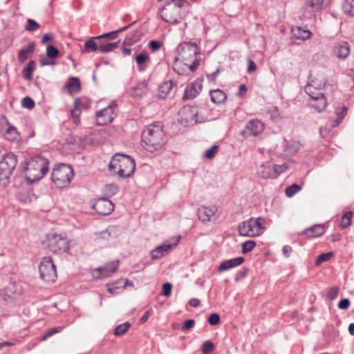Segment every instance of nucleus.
I'll use <instances>...</instances> for the list:
<instances>
[{
	"label": "nucleus",
	"mask_w": 354,
	"mask_h": 354,
	"mask_svg": "<svg viewBox=\"0 0 354 354\" xmlns=\"http://www.w3.org/2000/svg\"><path fill=\"white\" fill-rule=\"evenodd\" d=\"M177 53L174 70L178 73H183V71H180L182 64L191 72H194L198 68L201 60V53L196 44L192 42L181 43L177 47Z\"/></svg>",
	"instance_id": "1"
},
{
	"label": "nucleus",
	"mask_w": 354,
	"mask_h": 354,
	"mask_svg": "<svg viewBox=\"0 0 354 354\" xmlns=\"http://www.w3.org/2000/svg\"><path fill=\"white\" fill-rule=\"evenodd\" d=\"M142 139L146 150L153 152L161 149L166 142L162 126L158 122L147 126L143 130Z\"/></svg>",
	"instance_id": "2"
},
{
	"label": "nucleus",
	"mask_w": 354,
	"mask_h": 354,
	"mask_svg": "<svg viewBox=\"0 0 354 354\" xmlns=\"http://www.w3.org/2000/svg\"><path fill=\"white\" fill-rule=\"evenodd\" d=\"M326 86V81L322 79L319 82L313 80L305 87L306 93L309 95V105L317 112L325 110L327 106V100L324 95L320 91Z\"/></svg>",
	"instance_id": "3"
},
{
	"label": "nucleus",
	"mask_w": 354,
	"mask_h": 354,
	"mask_svg": "<svg viewBox=\"0 0 354 354\" xmlns=\"http://www.w3.org/2000/svg\"><path fill=\"white\" fill-rule=\"evenodd\" d=\"M48 170V160L41 156H37L26 162L24 173L26 180L32 183L41 179Z\"/></svg>",
	"instance_id": "4"
},
{
	"label": "nucleus",
	"mask_w": 354,
	"mask_h": 354,
	"mask_svg": "<svg viewBox=\"0 0 354 354\" xmlns=\"http://www.w3.org/2000/svg\"><path fill=\"white\" fill-rule=\"evenodd\" d=\"M109 168L119 176L127 178L133 174L136 163L134 160L129 156L116 154L112 158Z\"/></svg>",
	"instance_id": "5"
},
{
	"label": "nucleus",
	"mask_w": 354,
	"mask_h": 354,
	"mask_svg": "<svg viewBox=\"0 0 354 354\" xmlns=\"http://www.w3.org/2000/svg\"><path fill=\"white\" fill-rule=\"evenodd\" d=\"M17 164V156L12 153H6L0 161V186L5 187Z\"/></svg>",
	"instance_id": "6"
},
{
	"label": "nucleus",
	"mask_w": 354,
	"mask_h": 354,
	"mask_svg": "<svg viewBox=\"0 0 354 354\" xmlns=\"http://www.w3.org/2000/svg\"><path fill=\"white\" fill-rule=\"evenodd\" d=\"M187 2L184 0H173L163 7L160 12L161 18L166 22L176 24L180 21V9Z\"/></svg>",
	"instance_id": "7"
},
{
	"label": "nucleus",
	"mask_w": 354,
	"mask_h": 354,
	"mask_svg": "<svg viewBox=\"0 0 354 354\" xmlns=\"http://www.w3.org/2000/svg\"><path fill=\"white\" fill-rule=\"evenodd\" d=\"M73 168L66 164H61L54 168L51 178L58 187H66L71 182L73 177Z\"/></svg>",
	"instance_id": "8"
},
{
	"label": "nucleus",
	"mask_w": 354,
	"mask_h": 354,
	"mask_svg": "<svg viewBox=\"0 0 354 354\" xmlns=\"http://www.w3.org/2000/svg\"><path fill=\"white\" fill-rule=\"evenodd\" d=\"M263 221V219L261 218H251L248 221L241 222L238 227L239 234L245 236H257L261 235L264 230Z\"/></svg>",
	"instance_id": "9"
},
{
	"label": "nucleus",
	"mask_w": 354,
	"mask_h": 354,
	"mask_svg": "<svg viewBox=\"0 0 354 354\" xmlns=\"http://www.w3.org/2000/svg\"><path fill=\"white\" fill-rule=\"evenodd\" d=\"M289 167L290 166L287 163L277 165L272 162H266L259 167V174L264 178H276Z\"/></svg>",
	"instance_id": "10"
},
{
	"label": "nucleus",
	"mask_w": 354,
	"mask_h": 354,
	"mask_svg": "<svg viewBox=\"0 0 354 354\" xmlns=\"http://www.w3.org/2000/svg\"><path fill=\"white\" fill-rule=\"evenodd\" d=\"M41 278L48 283L54 282L57 279L55 266L50 257H45L39 267Z\"/></svg>",
	"instance_id": "11"
},
{
	"label": "nucleus",
	"mask_w": 354,
	"mask_h": 354,
	"mask_svg": "<svg viewBox=\"0 0 354 354\" xmlns=\"http://www.w3.org/2000/svg\"><path fill=\"white\" fill-rule=\"evenodd\" d=\"M198 109L195 105L184 106L178 112V121L185 126L194 124L197 122Z\"/></svg>",
	"instance_id": "12"
},
{
	"label": "nucleus",
	"mask_w": 354,
	"mask_h": 354,
	"mask_svg": "<svg viewBox=\"0 0 354 354\" xmlns=\"http://www.w3.org/2000/svg\"><path fill=\"white\" fill-rule=\"evenodd\" d=\"M46 246L53 252H65L68 249V241L62 235L52 234L47 236Z\"/></svg>",
	"instance_id": "13"
},
{
	"label": "nucleus",
	"mask_w": 354,
	"mask_h": 354,
	"mask_svg": "<svg viewBox=\"0 0 354 354\" xmlns=\"http://www.w3.org/2000/svg\"><path fill=\"white\" fill-rule=\"evenodd\" d=\"M330 3V0H307L302 10L306 18L315 17L317 12L321 11Z\"/></svg>",
	"instance_id": "14"
},
{
	"label": "nucleus",
	"mask_w": 354,
	"mask_h": 354,
	"mask_svg": "<svg viewBox=\"0 0 354 354\" xmlns=\"http://www.w3.org/2000/svg\"><path fill=\"white\" fill-rule=\"evenodd\" d=\"M116 104L112 102L109 106L96 113V122L100 126L111 123L116 115Z\"/></svg>",
	"instance_id": "15"
},
{
	"label": "nucleus",
	"mask_w": 354,
	"mask_h": 354,
	"mask_svg": "<svg viewBox=\"0 0 354 354\" xmlns=\"http://www.w3.org/2000/svg\"><path fill=\"white\" fill-rule=\"evenodd\" d=\"M119 264V261H113L105 264L102 267L93 270L91 271V275L93 278L96 279H100L111 277L117 271Z\"/></svg>",
	"instance_id": "16"
},
{
	"label": "nucleus",
	"mask_w": 354,
	"mask_h": 354,
	"mask_svg": "<svg viewBox=\"0 0 354 354\" xmlns=\"http://www.w3.org/2000/svg\"><path fill=\"white\" fill-rule=\"evenodd\" d=\"M0 131L8 141L17 142L20 139L19 133L16 128L9 124L5 116L0 118Z\"/></svg>",
	"instance_id": "17"
},
{
	"label": "nucleus",
	"mask_w": 354,
	"mask_h": 354,
	"mask_svg": "<svg viewBox=\"0 0 354 354\" xmlns=\"http://www.w3.org/2000/svg\"><path fill=\"white\" fill-rule=\"evenodd\" d=\"M198 216L205 223L215 221L218 216L217 207L214 205L201 206L198 209Z\"/></svg>",
	"instance_id": "18"
},
{
	"label": "nucleus",
	"mask_w": 354,
	"mask_h": 354,
	"mask_svg": "<svg viewBox=\"0 0 354 354\" xmlns=\"http://www.w3.org/2000/svg\"><path fill=\"white\" fill-rule=\"evenodd\" d=\"M117 37V32H112L110 33L104 34L101 36L95 37L86 41L84 45L83 51L86 53H91L99 50V39L109 38V39H114Z\"/></svg>",
	"instance_id": "19"
},
{
	"label": "nucleus",
	"mask_w": 354,
	"mask_h": 354,
	"mask_svg": "<svg viewBox=\"0 0 354 354\" xmlns=\"http://www.w3.org/2000/svg\"><path fill=\"white\" fill-rule=\"evenodd\" d=\"M93 208L99 214L108 215L113 212L114 205L111 201L102 198L95 201L93 205Z\"/></svg>",
	"instance_id": "20"
},
{
	"label": "nucleus",
	"mask_w": 354,
	"mask_h": 354,
	"mask_svg": "<svg viewBox=\"0 0 354 354\" xmlns=\"http://www.w3.org/2000/svg\"><path fill=\"white\" fill-rule=\"evenodd\" d=\"M181 237L178 236L176 238V242L173 243H164L162 245L158 246L156 249L151 251V256L153 259H158L167 254L173 248H175L178 244Z\"/></svg>",
	"instance_id": "21"
},
{
	"label": "nucleus",
	"mask_w": 354,
	"mask_h": 354,
	"mask_svg": "<svg viewBox=\"0 0 354 354\" xmlns=\"http://www.w3.org/2000/svg\"><path fill=\"white\" fill-rule=\"evenodd\" d=\"M264 129V124L260 120L254 119L249 121L243 131L245 136H257L261 134Z\"/></svg>",
	"instance_id": "22"
},
{
	"label": "nucleus",
	"mask_w": 354,
	"mask_h": 354,
	"mask_svg": "<svg viewBox=\"0 0 354 354\" xmlns=\"http://www.w3.org/2000/svg\"><path fill=\"white\" fill-rule=\"evenodd\" d=\"M333 53L336 57L340 59H345L350 53L348 44L344 41L337 42L334 46Z\"/></svg>",
	"instance_id": "23"
},
{
	"label": "nucleus",
	"mask_w": 354,
	"mask_h": 354,
	"mask_svg": "<svg viewBox=\"0 0 354 354\" xmlns=\"http://www.w3.org/2000/svg\"><path fill=\"white\" fill-rule=\"evenodd\" d=\"M202 91V84L200 82L195 81L188 85L185 88L184 98L193 99Z\"/></svg>",
	"instance_id": "24"
},
{
	"label": "nucleus",
	"mask_w": 354,
	"mask_h": 354,
	"mask_svg": "<svg viewBox=\"0 0 354 354\" xmlns=\"http://www.w3.org/2000/svg\"><path fill=\"white\" fill-rule=\"evenodd\" d=\"M244 262V258L239 257L222 262L218 267V272H221L241 265Z\"/></svg>",
	"instance_id": "25"
},
{
	"label": "nucleus",
	"mask_w": 354,
	"mask_h": 354,
	"mask_svg": "<svg viewBox=\"0 0 354 354\" xmlns=\"http://www.w3.org/2000/svg\"><path fill=\"white\" fill-rule=\"evenodd\" d=\"M81 89L80 81L75 77H70L64 86V90L69 94L78 93Z\"/></svg>",
	"instance_id": "26"
},
{
	"label": "nucleus",
	"mask_w": 354,
	"mask_h": 354,
	"mask_svg": "<svg viewBox=\"0 0 354 354\" xmlns=\"http://www.w3.org/2000/svg\"><path fill=\"white\" fill-rule=\"evenodd\" d=\"M211 101L216 104H221L225 102L227 94L221 89L217 88L209 91Z\"/></svg>",
	"instance_id": "27"
},
{
	"label": "nucleus",
	"mask_w": 354,
	"mask_h": 354,
	"mask_svg": "<svg viewBox=\"0 0 354 354\" xmlns=\"http://www.w3.org/2000/svg\"><path fill=\"white\" fill-rule=\"evenodd\" d=\"M326 228L324 225H315L306 229L304 234L307 238H317L325 233Z\"/></svg>",
	"instance_id": "28"
},
{
	"label": "nucleus",
	"mask_w": 354,
	"mask_h": 354,
	"mask_svg": "<svg viewBox=\"0 0 354 354\" xmlns=\"http://www.w3.org/2000/svg\"><path fill=\"white\" fill-rule=\"evenodd\" d=\"M35 44L31 42L27 46L23 47L19 52L18 60L20 63H24L34 53Z\"/></svg>",
	"instance_id": "29"
},
{
	"label": "nucleus",
	"mask_w": 354,
	"mask_h": 354,
	"mask_svg": "<svg viewBox=\"0 0 354 354\" xmlns=\"http://www.w3.org/2000/svg\"><path fill=\"white\" fill-rule=\"evenodd\" d=\"M135 60L138 64V70L145 71L150 62V57L146 53H141L135 56Z\"/></svg>",
	"instance_id": "30"
},
{
	"label": "nucleus",
	"mask_w": 354,
	"mask_h": 354,
	"mask_svg": "<svg viewBox=\"0 0 354 354\" xmlns=\"http://www.w3.org/2000/svg\"><path fill=\"white\" fill-rule=\"evenodd\" d=\"M292 33L293 37L303 41L310 39L313 35V33L310 30L302 29L300 27L293 28L292 29Z\"/></svg>",
	"instance_id": "31"
},
{
	"label": "nucleus",
	"mask_w": 354,
	"mask_h": 354,
	"mask_svg": "<svg viewBox=\"0 0 354 354\" xmlns=\"http://www.w3.org/2000/svg\"><path fill=\"white\" fill-rule=\"evenodd\" d=\"M106 39L109 38L99 39V51L101 53H109L113 50L118 46V42H108Z\"/></svg>",
	"instance_id": "32"
},
{
	"label": "nucleus",
	"mask_w": 354,
	"mask_h": 354,
	"mask_svg": "<svg viewBox=\"0 0 354 354\" xmlns=\"http://www.w3.org/2000/svg\"><path fill=\"white\" fill-rule=\"evenodd\" d=\"M138 39V36L136 33H129L124 40L123 45L124 47L122 50V53L124 55H130L131 53V49L127 48V46L131 45L133 43L136 42Z\"/></svg>",
	"instance_id": "33"
},
{
	"label": "nucleus",
	"mask_w": 354,
	"mask_h": 354,
	"mask_svg": "<svg viewBox=\"0 0 354 354\" xmlns=\"http://www.w3.org/2000/svg\"><path fill=\"white\" fill-rule=\"evenodd\" d=\"M174 84L172 81L169 80L161 84L158 88L159 97L164 99L171 91Z\"/></svg>",
	"instance_id": "34"
},
{
	"label": "nucleus",
	"mask_w": 354,
	"mask_h": 354,
	"mask_svg": "<svg viewBox=\"0 0 354 354\" xmlns=\"http://www.w3.org/2000/svg\"><path fill=\"white\" fill-rule=\"evenodd\" d=\"M300 144L295 140H286L285 142L284 152L286 155H293L299 150Z\"/></svg>",
	"instance_id": "35"
},
{
	"label": "nucleus",
	"mask_w": 354,
	"mask_h": 354,
	"mask_svg": "<svg viewBox=\"0 0 354 354\" xmlns=\"http://www.w3.org/2000/svg\"><path fill=\"white\" fill-rule=\"evenodd\" d=\"M130 285V286H132L133 283L132 282L131 283H129V281L127 279H121L114 283H113L111 285H108V291L111 294V295H114L115 293V290L116 289H118V288H123L124 289L125 287L127 286V285Z\"/></svg>",
	"instance_id": "36"
},
{
	"label": "nucleus",
	"mask_w": 354,
	"mask_h": 354,
	"mask_svg": "<svg viewBox=\"0 0 354 354\" xmlns=\"http://www.w3.org/2000/svg\"><path fill=\"white\" fill-rule=\"evenodd\" d=\"M16 292V288H15V285H10L1 290L0 292V297L4 301H8L9 299H11L14 297Z\"/></svg>",
	"instance_id": "37"
},
{
	"label": "nucleus",
	"mask_w": 354,
	"mask_h": 354,
	"mask_svg": "<svg viewBox=\"0 0 354 354\" xmlns=\"http://www.w3.org/2000/svg\"><path fill=\"white\" fill-rule=\"evenodd\" d=\"M36 68L35 61L31 60L28 62L26 67L23 70L24 77L26 80H31L32 79V73Z\"/></svg>",
	"instance_id": "38"
},
{
	"label": "nucleus",
	"mask_w": 354,
	"mask_h": 354,
	"mask_svg": "<svg viewBox=\"0 0 354 354\" xmlns=\"http://www.w3.org/2000/svg\"><path fill=\"white\" fill-rule=\"evenodd\" d=\"M342 10L346 15L354 17V0H344Z\"/></svg>",
	"instance_id": "39"
},
{
	"label": "nucleus",
	"mask_w": 354,
	"mask_h": 354,
	"mask_svg": "<svg viewBox=\"0 0 354 354\" xmlns=\"http://www.w3.org/2000/svg\"><path fill=\"white\" fill-rule=\"evenodd\" d=\"M90 101L86 97H79L75 101L74 106L81 111L82 109L86 110L90 107Z\"/></svg>",
	"instance_id": "40"
},
{
	"label": "nucleus",
	"mask_w": 354,
	"mask_h": 354,
	"mask_svg": "<svg viewBox=\"0 0 354 354\" xmlns=\"http://www.w3.org/2000/svg\"><path fill=\"white\" fill-rule=\"evenodd\" d=\"M34 198V195L28 191H26L24 192H20L18 194L19 200L24 203H31Z\"/></svg>",
	"instance_id": "41"
},
{
	"label": "nucleus",
	"mask_w": 354,
	"mask_h": 354,
	"mask_svg": "<svg viewBox=\"0 0 354 354\" xmlns=\"http://www.w3.org/2000/svg\"><path fill=\"white\" fill-rule=\"evenodd\" d=\"M301 189V186L293 184L286 189V194L288 197H292Z\"/></svg>",
	"instance_id": "42"
},
{
	"label": "nucleus",
	"mask_w": 354,
	"mask_h": 354,
	"mask_svg": "<svg viewBox=\"0 0 354 354\" xmlns=\"http://www.w3.org/2000/svg\"><path fill=\"white\" fill-rule=\"evenodd\" d=\"M333 252H329L319 255L315 261V264L319 266L325 261H329L333 257Z\"/></svg>",
	"instance_id": "43"
},
{
	"label": "nucleus",
	"mask_w": 354,
	"mask_h": 354,
	"mask_svg": "<svg viewBox=\"0 0 354 354\" xmlns=\"http://www.w3.org/2000/svg\"><path fill=\"white\" fill-rule=\"evenodd\" d=\"M131 327V324L129 322H125L122 324L118 326L114 331L115 335H122L125 333Z\"/></svg>",
	"instance_id": "44"
},
{
	"label": "nucleus",
	"mask_w": 354,
	"mask_h": 354,
	"mask_svg": "<svg viewBox=\"0 0 354 354\" xmlns=\"http://www.w3.org/2000/svg\"><path fill=\"white\" fill-rule=\"evenodd\" d=\"M218 148L219 147L218 145H213L212 147L205 151L204 157L209 160L214 158L218 151Z\"/></svg>",
	"instance_id": "45"
},
{
	"label": "nucleus",
	"mask_w": 354,
	"mask_h": 354,
	"mask_svg": "<svg viewBox=\"0 0 354 354\" xmlns=\"http://www.w3.org/2000/svg\"><path fill=\"white\" fill-rule=\"evenodd\" d=\"M256 246V242L254 241H247L242 243V252L247 254L251 252Z\"/></svg>",
	"instance_id": "46"
},
{
	"label": "nucleus",
	"mask_w": 354,
	"mask_h": 354,
	"mask_svg": "<svg viewBox=\"0 0 354 354\" xmlns=\"http://www.w3.org/2000/svg\"><path fill=\"white\" fill-rule=\"evenodd\" d=\"M351 218H352V212H346L342 218L341 227H344V228L348 227L351 224Z\"/></svg>",
	"instance_id": "47"
},
{
	"label": "nucleus",
	"mask_w": 354,
	"mask_h": 354,
	"mask_svg": "<svg viewBox=\"0 0 354 354\" xmlns=\"http://www.w3.org/2000/svg\"><path fill=\"white\" fill-rule=\"evenodd\" d=\"M214 350V344L210 341H206L202 346L203 354H210Z\"/></svg>",
	"instance_id": "48"
},
{
	"label": "nucleus",
	"mask_w": 354,
	"mask_h": 354,
	"mask_svg": "<svg viewBox=\"0 0 354 354\" xmlns=\"http://www.w3.org/2000/svg\"><path fill=\"white\" fill-rule=\"evenodd\" d=\"M39 28V24L32 19L27 20L26 30L28 31H35Z\"/></svg>",
	"instance_id": "49"
},
{
	"label": "nucleus",
	"mask_w": 354,
	"mask_h": 354,
	"mask_svg": "<svg viewBox=\"0 0 354 354\" xmlns=\"http://www.w3.org/2000/svg\"><path fill=\"white\" fill-rule=\"evenodd\" d=\"M47 57L50 59H55L59 55V50L55 48L53 46L50 45L47 47L46 49Z\"/></svg>",
	"instance_id": "50"
},
{
	"label": "nucleus",
	"mask_w": 354,
	"mask_h": 354,
	"mask_svg": "<svg viewBox=\"0 0 354 354\" xmlns=\"http://www.w3.org/2000/svg\"><path fill=\"white\" fill-rule=\"evenodd\" d=\"M338 293H339V288L338 287H337V286L331 287L327 290V297L330 300H333L337 297Z\"/></svg>",
	"instance_id": "51"
},
{
	"label": "nucleus",
	"mask_w": 354,
	"mask_h": 354,
	"mask_svg": "<svg viewBox=\"0 0 354 354\" xmlns=\"http://www.w3.org/2000/svg\"><path fill=\"white\" fill-rule=\"evenodd\" d=\"M81 110L77 107H74L73 110H71V115L73 120V122L76 125L80 123V115L81 114Z\"/></svg>",
	"instance_id": "52"
},
{
	"label": "nucleus",
	"mask_w": 354,
	"mask_h": 354,
	"mask_svg": "<svg viewBox=\"0 0 354 354\" xmlns=\"http://www.w3.org/2000/svg\"><path fill=\"white\" fill-rule=\"evenodd\" d=\"M105 192L108 196H112L118 191V186L114 184H109L105 186Z\"/></svg>",
	"instance_id": "53"
},
{
	"label": "nucleus",
	"mask_w": 354,
	"mask_h": 354,
	"mask_svg": "<svg viewBox=\"0 0 354 354\" xmlns=\"http://www.w3.org/2000/svg\"><path fill=\"white\" fill-rule=\"evenodd\" d=\"M347 113V108L345 106L342 107L340 109H339L337 111V115L338 117V121L335 122V124L333 125V127H335L339 124V123L343 120V118L345 117Z\"/></svg>",
	"instance_id": "54"
},
{
	"label": "nucleus",
	"mask_w": 354,
	"mask_h": 354,
	"mask_svg": "<svg viewBox=\"0 0 354 354\" xmlns=\"http://www.w3.org/2000/svg\"><path fill=\"white\" fill-rule=\"evenodd\" d=\"M62 327H58V328H51L50 330H48L45 334L44 335L41 337V341H45L46 340L48 337H51L52 335H53L55 333H57L59 332H60L62 330Z\"/></svg>",
	"instance_id": "55"
},
{
	"label": "nucleus",
	"mask_w": 354,
	"mask_h": 354,
	"mask_svg": "<svg viewBox=\"0 0 354 354\" xmlns=\"http://www.w3.org/2000/svg\"><path fill=\"white\" fill-rule=\"evenodd\" d=\"M22 105L24 107L31 109L35 106L34 101L29 97H26L22 100Z\"/></svg>",
	"instance_id": "56"
},
{
	"label": "nucleus",
	"mask_w": 354,
	"mask_h": 354,
	"mask_svg": "<svg viewBox=\"0 0 354 354\" xmlns=\"http://www.w3.org/2000/svg\"><path fill=\"white\" fill-rule=\"evenodd\" d=\"M270 117L274 122H278L282 118L280 111L277 108L270 111Z\"/></svg>",
	"instance_id": "57"
},
{
	"label": "nucleus",
	"mask_w": 354,
	"mask_h": 354,
	"mask_svg": "<svg viewBox=\"0 0 354 354\" xmlns=\"http://www.w3.org/2000/svg\"><path fill=\"white\" fill-rule=\"evenodd\" d=\"M172 286L169 283L163 284L162 295L168 297L171 295Z\"/></svg>",
	"instance_id": "58"
},
{
	"label": "nucleus",
	"mask_w": 354,
	"mask_h": 354,
	"mask_svg": "<svg viewBox=\"0 0 354 354\" xmlns=\"http://www.w3.org/2000/svg\"><path fill=\"white\" fill-rule=\"evenodd\" d=\"M220 320V316L217 313L212 314L208 318L209 323L212 326L218 324Z\"/></svg>",
	"instance_id": "59"
},
{
	"label": "nucleus",
	"mask_w": 354,
	"mask_h": 354,
	"mask_svg": "<svg viewBox=\"0 0 354 354\" xmlns=\"http://www.w3.org/2000/svg\"><path fill=\"white\" fill-rule=\"evenodd\" d=\"M194 323L195 322L194 319H187L183 323L182 329L183 330H188L194 326Z\"/></svg>",
	"instance_id": "60"
},
{
	"label": "nucleus",
	"mask_w": 354,
	"mask_h": 354,
	"mask_svg": "<svg viewBox=\"0 0 354 354\" xmlns=\"http://www.w3.org/2000/svg\"><path fill=\"white\" fill-rule=\"evenodd\" d=\"M349 306L350 301L348 299H343L338 304L339 308L344 310L347 309L349 307Z\"/></svg>",
	"instance_id": "61"
},
{
	"label": "nucleus",
	"mask_w": 354,
	"mask_h": 354,
	"mask_svg": "<svg viewBox=\"0 0 354 354\" xmlns=\"http://www.w3.org/2000/svg\"><path fill=\"white\" fill-rule=\"evenodd\" d=\"M40 63L41 66L46 65H53L55 64V61L53 59H50L48 57H42L40 59Z\"/></svg>",
	"instance_id": "62"
},
{
	"label": "nucleus",
	"mask_w": 354,
	"mask_h": 354,
	"mask_svg": "<svg viewBox=\"0 0 354 354\" xmlns=\"http://www.w3.org/2000/svg\"><path fill=\"white\" fill-rule=\"evenodd\" d=\"M248 73H252L254 72L257 69V65L255 62L251 59L248 60Z\"/></svg>",
	"instance_id": "63"
},
{
	"label": "nucleus",
	"mask_w": 354,
	"mask_h": 354,
	"mask_svg": "<svg viewBox=\"0 0 354 354\" xmlns=\"http://www.w3.org/2000/svg\"><path fill=\"white\" fill-rule=\"evenodd\" d=\"M150 48L153 50H158L161 47V43L157 41H151L149 43Z\"/></svg>",
	"instance_id": "64"
}]
</instances>
